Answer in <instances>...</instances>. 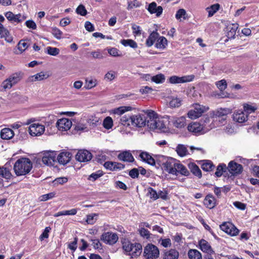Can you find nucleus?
<instances>
[{
  "mask_svg": "<svg viewBox=\"0 0 259 259\" xmlns=\"http://www.w3.org/2000/svg\"><path fill=\"white\" fill-rule=\"evenodd\" d=\"M146 114L149 118L147 126L150 129L157 130L163 132L167 131V128L165 122L163 119L159 118L157 114L154 111L147 110Z\"/></svg>",
  "mask_w": 259,
  "mask_h": 259,
  "instance_id": "f257e3e1",
  "label": "nucleus"
},
{
  "mask_svg": "<svg viewBox=\"0 0 259 259\" xmlns=\"http://www.w3.org/2000/svg\"><path fill=\"white\" fill-rule=\"evenodd\" d=\"M32 168V163L28 158L18 159L14 165V170L16 176H24L28 174Z\"/></svg>",
  "mask_w": 259,
  "mask_h": 259,
  "instance_id": "f03ea898",
  "label": "nucleus"
},
{
  "mask_svg": "<svg viewBox=\"0 0 259 259\" xmlns=\"http://www.w3.org/2000/svg\"><path fill=\"white\" fill-rule=\"evenodd\" d=\"M193 109L190 110L187 113L188 117L192 119L199 117L203 113L208 109V107L198 104H193Z\"/></svg>",
  "mask_w": 259,
  "mask_h": 259,
  "instance_id": "7ed1b4c3",
  "label": "nucleus"
},
{
  "mask_svg": "<svg viewBox=\"0 0 259 259\" xmlns=\"http://www.w3.org/2000/svg\"><path fill=\"white\" fill-rule=\"evenodd\" d=\"M144 255L147 259L157 258L159 255V249L152 244H148L144 248Z\"/></svg>",
  "mask_w": 259,
  "mask_h": 259,
  "instance_id": "20e7f679",
  "label": "nucleus"
},
{
  "mask_svg": "<svg viewBox=\"0 0 259 259\" xmlns=\"http://www.w3.org/2000/svg\"><path fill=\"white\" fill-rule=\"evenodd\" d=\"M147 118L145 114H139L133 115L132 117V125L136 127H142L147 125Z\"/></svg>",
  "mask_w": 259,
  "mask_h": 259,
  "instance_id": "39448f33",
  "label": "nucleus"
},
{
  "mask_svg": "<svg viewBox=\"0 0 259 259\" xmlns=\"http://www.w3.org/2000/svg\"><path fill=\"white\" fill-rule=\"evenodd\" d=\"M45 131V126L39 123L31 124L29 127V133L31 136L33 137L42 135Z\"/></svg>",
  "mask_w": 259,
  "mask_h": 259,
  "instance_id": "423d86ee",
  "label": "nucleus"
},
{
  "mask_svg": "<svg viewBox=\"0 0 259 259\" xmlns=\"http://www.w3.org/2000/svg\"><path fill=\"white\" fill-rule=\"evenodd\" d=\"M118 237L117 235L112 232L104 233L101 237V240L104 243L109 245L114 244L117 241Z\"/></svg>",
  "mask_w": 259,
  "mask_h": 259,
  "instance_id": "0eeeda50",
  "label": "nucleus"
},
{
  "mask_svg": "<svg viewBox=\"0 0 259 259\" xmlns=\"http://www.w3.org/2000/svg\"><path fill=\"white\" fill-rule=\"evenodd\" d=\"M221 229L228 234L234 236L238 235L239 230L232 223L225 222L220 225Z\"/></svg>",
  "mask_w": 259,
  "mask_h": 259,
  "instance_id": "6e6552de",
  "label": "nucleus"
},
{
  "mask_svg": "<svg viewBox=\"0 0 259 259\" xmlns=\"http://www.w3.org/2000/svg\"><path fill=\"white\" fill-rule=\"evenodd\" d=\"M56 153L54 151H47L43 154L42 161L44 164L53 165L56 160Z\"/></svg>",
  "mask_w": 259,
  "mask_h": 259,
  "instance_id": "1a4fd4ad",
  "label": "nucleus"
},
{
  "mask_svg": "<svg viewBox=\"0 0 259 259\" xmlns=\"http://www.w3.org/2000/svg\"><path fill=\"white\" fill-rule=\"evenodd\" d=\"M72 124L71 120L66 118L59 119L56 123V126L60 131H67L69 130L71 127Z\"/></svg>",
  "mask_w": 259,
  "mask_h": 259,
  "instance_id": "9d476101",
  "label": "nucleus"
},
{
  "mask_svg": "<svg viewBox=\"0 0 259 259\" xmlns=\"http://www.w3.org/2000/svg\"><path fill=\"white\" fill-rule=\"evenodd\" d=\"M7 19L12 22L20 23L26 19V16L21 14H14L12 12H7L5 14Z\"/></svg>",
  "mask_w": 259,
  "mask_h": 259,
  "instance_id": "9b49d317",
  "label": "nucleus"
},
{
  "mask_svg": "<svg viewBox=\"0 0 259 259\" xmlns=\"http://www.w3.org/2000/svg\"><path fill=\"white\" fill-rule=\"evenodd\" d=\"M231 113V110L228 108H220L213 112V117L218 119L221 118V123H223L226 119L228 114Z\"/></svg>",
  "mask_w": 259,
  "mask_h": 259,
  "instance_id": "f8f14e48",
  "label": "nucleus"
},
{
  "mask_svg": "<svg viewBox=\"0 0 259 259\" xmlns=\"http://www.w3.org/2000/svg\"><path fill=\"white\" fill-rule=\"evenodd\" d=\"M92 158V154L86 150H79L76 154V159L80 162H87L90 161Z\"/></svg>",
  "mask_w": 259,
  "mask_h": 259,
  "instance_id": "ddd939ff",
  "label": "nucleus"
},
{
  "mask_svg": "<svg viewBox=\"0 0 259 259\" xmlns=\"http://www.w3.org/2000/svg\"><path fill=\"white\" fill-rule=\"evenodd\" d=\"M193 79V75L184 76L182 77L174 75L169 77V82L172 84L181 83L191 81Z\"/></svg>",
  "mask_w": 259,
  "mask_h": 259,
  "instance_id": "4468645a",
  "label": "nucleus"
},
{
  "mask_svg": "<svg viewBox=\"0 0 259 259\" xmlns=\"http://www.w3.org/2000/svg\"><path fill=\"white\" fill-rule=\"evenodd\" d=\"M177 160L169 158L162 164L164 170L169 174H172L175 172V167H176Z\"/></svg>",
  "mask_w": 259,
  "mask_h": 259,
  "instance_id": "2eb2a0df",
  "label": "nucleus"
},
{
  "mask_svg": "<svg viewBox=\"0 0 259 259\" xmlns=\"http://www.w3.org/2000/svg\"><path fill=\"white\" fill-rule=\"evenodd\" d=\"M169 122H171L174 126L178 128H182L186 125V118L184 116L172 117L169 119Z\"/></svg>",
  "mask_w": 259,
  "mask_h": 259,
  "instance_id": "dca6fc26",
  "label": "nucleus"
},
{
  "mask_svg": "<svg viewBox=\"0 0 259 259\" xmlns=\"http://www.w3.org/2000/svg\"><path fill=\"white\" fill-rule=\"evenodd\" d=\"M228 168L232 175H237L242 172L243 167L241 164L232 161L229 162Z\"/></svg>",
  "mask_w": 259,
  "mask_h": 259,
  "instance_id": "f3484780",
  "label": "nucleus"
},
{
  "mask_svg": "<svg viewBox=\"0 0 259 259\" xmlns=\"http://www.w3.org/2000/svg\"><path fill=\"white\" fill-rule=\"evenodd\" d=\"M180 253L176 249L165 250L162 255V259H179Z\"/></svg>",
  "mask_w": 259,
  "mask_h": 259,
  "instance_id": "a211bd4d",
  "label": "nucleus"
},
{
  "mask_svg": "<svg viewBox=\"0 0 259 259\" xmlns=\"http://www.w3.org/2000/svg\"><path fill=\"white\" fill-rule=\"evenodd\" d=\"M151 14H155L157 17H159L162 13L163 8L161 6H157L155 2L150 3L147 9Z\"/></svg>",
  "mask_w": 259,
  "mask_h": 259,
  "instance_id": "6ab92c4d",
  "label": "nucleus"
},
{
  "mask_svg": "<svg viewBox=\"0 0 259 259\" xmlns=\"http://www.w3.org/2000/svg\"><path fill=\"white\" fill-rule=\"evenodd\" d=\"M199 245L201 250L206 253L207 255H211L214 253L209 243L204 239H201L199 242Z\"/></svg>",
  "mask_w": 259,
  "mask_h": 259,
  "instance_id": "aec40b11",
  "label": "nucleus"
},
{
  "mask_svg": "<svg viewBox=\"0 0 259 259\" xmlns=\"http://www.w3.org/2000/svg\"><path fill=\"white\" fill-rule=\"evenodd\" d=\"M0 37L5 38L7 42H13V37L10 35L8 30L1 23H0Z\"/></svg>",
  "mask_w": 259,
  "mask_h": 259,
  "instance_id": "412c9836",
  "label": "nucleus"
},
{
  "mask_svg": "<svg viewBox=\"0 0 259 259\" xmlns=\"http://www.w3.org/2000/svg\"><path fill=\"white\" fill-rule=\"evenodd\" d=\"M71 157V155L70 152H63L58 155L57 160L59 163L64 165L70 161Z\"/></svg>",
  "mask_w": 259,
  "mask_h": 259,
  "instance_id": "4be33fe9",
  "label": "nucleus"
},
{
  "mask_svg": "<svg viewBox=\"0 0 259 259\" xmlns=\"http://www.w3.org/2000/svg\"><path fill=\"white\" fill-rule=\"evenodd\" d=\"M247 115L240 110H237L233 115V119L234 121L239 123H243L247 119Z\"/></svg>",
  "mask_w": 259,
  "mask_h": 259,
  "instance_id": "5701e85b",
  "label": "nucleus"
},
{
  "mask_svg": "<svg viewBox=\"0 0 259 259\" xmlns=\"http://www.w3.org/2000/svg\"><path fill=\"white\" fill-rule=\"evenodd\" d=\"M175 170V172L174 174V175H177L178 173H180L182 175L187 176L189 174V172L187 170V168L177 160L176 161Z\"/></svg>",
  "mask_w": 259,
  "mask_h": 259,
  "instance_id": "b1692460",
  "label": "nucleus"
},
{
  "mask_svg": "<svg viewBox=\"0 0 259 259\" xmlns=\"http://www.w3.org/2000/svg\"><path fill=\"white\" fill-rule=\"evenodd\" d=\"M49 75L44 72H40L34 75L30 76L28 77L27 81L28 82H34L36 81H40L44 79L48 78Z\"/></svg>",
  "mask_w": 259,
  "mask_h": 259,
  "instance_id": "393cba45",
  "label": "nucleus"
},
{
  "mask_svg": "<svg viewBox=\"0 0 259 259\" xmlns=\"http://www.w3.org/2000/svg\"><path fill=\"white\" fill-rule=\"evenodd\" d=\"M238 28V24L237 23L231 24L227 27V36L228 38L230 39L234 37Z\"/></svg>",
  "mask_w": 259,
  "mask_h": 259,
  "instance_id": "a878e982",
  "label": "nucleus"
},
{
  "mask_svg": "<svg viewBox=\"0 0 259 259\" xmlns=\"http://www.w3.org/2000/svg\"><path fill=\"white\" fill-rule=\"evenodd\" d=\"M187 128L190 132L196 134L202 132V126L198 122H193L188 125Z\"/></svg>",
  "mask_w": 259,
  "mask_h": 259,
  "instance_id": "bb28decb",
  "label": "nucleus"
},
{
  "mask_svg": "<svg viewBox=\"0 0 259 259\" xmlns=\"http://www.w3.org/2000/svg\"><path fill=\"white\" fill-rule=\"evenodd\" d=\"M216 204L215 199L211 194H208L204 200V204L208 208H213Z\"/></svg>",
  "mask_w": 259,
  "mask_h": 259,
  "instance_id": "cd10ccee",
  "label": "nucleus"
},
{
  "mask_svg": "<svg viewBox=\"0 0 259 259\" xmlns=\"http://www.w3.org/2000/svg\"><path fill=\"white\" fill-rule=\"evenodd\" d=\"M14 136L13 131L10 128H4L1 130V137L3 139L9 140L12 139Z\"/></svg>",
  "mask_w": 259,
  "mask_h": 259,
  "instance_id": "c85d7f7f",
  "label": "nucleus"
},
{
  "mask_svg": "<svg viewBox=\"0 0 259 259\" xmlns=\"http://www.w3.org/2000/svg\"><path fill=\"white\" fill-rule=\"evenodd\" d=\"M118 158L121 161L133 162L134 160L132 154L128 151H124L118 155Z\"/></svg>",
  "mask_w": 259,
  "mask_h": 259,
  "instance_id": "c756f323",
  "label": "nucleus"
},
{
  "mask_svg": "<svg viewBox=\"0 0 259 259\" xmlns=\"http://www.w3.org/2000/svg\"><path fill=\"white\" fill-rule=\"evenodd\" d=\"M141 159L149 164L154 165L155 163L154 159L147 152H142L140 154Z\"/></svg>",
  "mask_w": 259,
  "mask_h": 259,
  "instance_id": "7c9ffc66",
  "label": "nucleus"
},
{
  "mask_svg": "<svg viewBox=\"0 0 259 259\" xmlns=\"http://www.w3.org/2000/svg\"><path fill=\"white\" fill-rule=\"evenodd\" d=\"M132 248V250L128 253L132 257L139 256L142 252V245L140 243H134Z\"/></svg>",
  "mask_w": 259,
  "mask_h": 259,
  "instance_id": "2f4dec72",
  "label": "nucleus"
},
{
  "mask_svg": "<svg viewBox=\"0 0 259 259\" xmlns=\"http://www.w3.org/2000/svg\"><path fill=\"white\" fill-rule=\"evenodd\" d=\"M98 81L95 78L91 77L85 79L84 88L90 90L97 85Z\"/></svg>",
  "mask_w": 259,
  "mask_h": 259,
  "instance_id": "473e14b6",
  "label": "nucleus"
},
{
  "mask_svg": "<svg viewBox=\"0 0 259 259\" xmlns=\"http://www.w3.org/2000/svg\"><path fill=\"white\" fill-rule=\"evenodd\" d=\"M21 78L22 74L21 73H15L10 75L8 79L13 87L19 82Z\"/></svg>",
  "mask_w": 259,
  "mask_h": 259,
  "instance_id": "72a5a7b5",
  "label": "nucleus"
},
{
  "mask_svg": "<svg viewBox=\"0 0 259 259\" xmlns=\"http://www.w3.org/2000/svg\"><path fill=\"white\" fill-rule=\"evenodd\" d=\"M12 175L10 170L6 167H0V184L2 183V178L10 179Z\"/></svg>",
  "mask_w": 259,
  "mask_h": 259,
  "instance_id": "f704fd0d",
  "label": "nucleus"
},
{
  "mask_svg": "<svg viewBox=\"0 0 259 259\" xmlns=\"http://www.w3.org/2000/svg\"><path fill=\"white\" fill-rule=\"evenodd\" d=\"M159 36V34L156 31H153L146 40V44L148 47L152 46L156 39Z\"/></svg>",
  "mask_w": 259,
  "mask_h": 259,
  "instance_id": "c9c22d12",
  "label": "nucleus"
},
{
  "mask_svg": "<svg viewBox=\"0 0 259 259\" xmlns=\"http://www.w3.org/2000/svg\"><path fill=\"white\" fill-rule=\"evenodd\" d=\"M167 45V40L164 36L159 37L156 41L155 47L160 49H164Z\"/></svg>",
  "mask_w": 259,
  "mask_h": 259,
  "instance_id": "e433bc0d",
  "label": "nucleus"
},
{
  "mask_svg": "<svg viewBox=\"0 0 259 259\" xmlns=\"http://www.w3.org/2000/svg\"><path fill=\"white\" fill-rule=\"evenodd\" d=\"M188 255L189 259H202L201 253L196 249H190Z\"/></svg>",
  "mask_w": 259,
  "mask_h": 259,
  "instance_id": "4c0bfd02",
  "label": "nucleus"
},
{
  "mask_svg": "<svg viewBox=\"0 0 259 259\" xmlns=\"http://www.w3.org/2000/svg\"><path fill=\"white\" fill-rule=\"evenodd\" d=\"M189 167L191 170V171L196 176L200 178L202 176L201 170L199 167L195 163H190L189 164Z\"/></svg>",
  "mask_w": 259,
  "mask_h": 259,
  "instance_id": "58836bf2",
  "label": "nucleus"
},
{
  "mask_svg": "<svg viewBox=\"0 0 259 259\" xmlns=\"http://www.w3.org/2000/svg\"><path fill=\"white\" fill-rule=\"evenodd\" d=\"M120 42L125 47L129 46L133 49H136L138 48V45L137 42L133 39H122L121 40Z\"/></svg>",
  "mask_w": 259,
  "mask_h": 259,
  "instance_id": "ea45409f",
  "label": "nucleus"
},
{
  "mask_svg": "<svg viewBox=\"0 0 259 259\" xmlns=\"http://www.w3.org/2000/svg\"><path fill=\"white\" fill-rule=\"evenodd\" d=\"M132 116L125 115L121 117L120 122L124 126H130L132 125Z\"/></svg>",
  "mask_w": 259,
  "mask_h": 259,
  "instance_id": "a19ab883",
  "label": "nucleus"
},
{
  "mask_svg": "<svg viewBox=\"0 0 259 259\" xmlns=\"http://www.w3.org/2000/svg\"><path fill=\"white\" fill-rule=\"evenodd\" d=\"M214 167L211 161L209 160H205L201 165V168L206 171H211Z\"/></svg>",
  "mask_w": 259,
  "mask_h": 259,
  "instance_id": "79ce46f5",
  "label": "nucleus"
},
{
  "mask_svg": "<svg viewBox=\"0 0 259 259\" xmlns=\"http://www.w3.org/2000/svg\"><path fill=\"white\" fill-rule=\"evenodd\" d=\"M176 151L178 154L181 157L186 155L188 152L187 148L184 145L181 144L178 145Z\"/></svg>",
  "mask_w": 259,
  "mask_h": 259,
  "instance_id": "37998d69",
  "label": "nucleus"
},
{
  "mask_svg": "<svg viewBox=\"0 0 259 259\" xmlns=\"http://www.w3.org/2000/svg\"><path fill=\"white\" fill-rule=\"evenodd\" d=\"M219 8L220 5L219 4L212 5L210 7L207 8L206 10L208 13V16H212L219 10Z\"/></svg>",
  "mask_w": 259,
  "mask_h": 259,
  "instance_id": "c03bdc74",
  "label": "nucleus"
},
{
  "mask_svg": "<svg viewBox=\"0 0 259 259\" xmlns=\"http://www.w3.org/2000/svg\"><path fill=\"white\" fill-rule=\"evenodd\" d=\"M132 107L130 106H121L114 110V113L117 115H121L125 112L130 111Z\"/></svg>",
  "mask_w": 259,
  "mask_h": 259,
  "instance_id": "a18cd8bd",
  "label": "nucleus"
},
{
  "mask_svg": "<svg viewBox=\"0 0 259 259\" xmlns=\"http://www.w3.org/2000/svg\"><path fill=\"white\" fill-rule=\"evenodd\" d=\"M151 80L156 83H161L165 80L164 75L162 74H158L151 77Z\"/></svg>",
  "mask_w": 259,
  "mask_h": 259,
  "instance_id": "49530a36",
  "label": "nucleus"
},
{
  "mask_svg": "<svg viewBox=\"0 0 259 259\" xmlns=\"http://www.w3.org/2000/svg\"><path fill=\"white\" fill-rule=\"evenodd\" d=\"M227 167L225 164H219L217 168V170L215 172V175L217 177H220L223 175V172L226 171Z\"/></svg>",
  "mask_w": 259,
  "mask_h": 259,
  "instance_id": "de8ad7c7",
  "label": "nucleus"
},
{
  "mask_svg": "<svg viewBox=\"0 0 259 259\" xmlns=\"http://www.w3.org/2000/svg\"><path fill=\"white\" fill-rule=\"evenodd\" d=\"M103 126L106 129H110L113 126V120L112 118L110 116H108L106 117L103 123Z\"/></svg>",
  "mask_w": 259,
  "mask_h": 259,
  "instance_id": "09e8293b",
  "label": "nucleus"
},
{
  "mask_svg": "<svg viewBox=\"0 0 259 259\" xmlns=\"http://www.w3.org/2000/svg\"><path fill=\"white\" fill-rule=\"evenodd\" d=\"M176 17L177 19L182 21L183 20H185L186 19V12L183 9H181L179 10L176 13Z\"/></svg>",
  "mask_w": 259,
  "mask_h": 259,
  "instance_id": "8fccbe9b",
  "label": "nucleus"
},
{
  "mask_svg": "<svg viewBox=\"0 0 259 259\" xmlns=\"http://www.w3.org/2000/svg\"><path fill=\"white\" fill-rule=\"evenodd\" d=\"M47 53L52 56H56L58 55L60 53V50L57 48H54L52 47H48L46 48Z\"/></svg>",
  "mask_w": 259,
  "mask_h": 259,
  "instance_id": "3c124183",
  "label": "nucleus"
},
{
  "mask_svg": "<svg viewBox=\"0 0 259 259\" xmlns=\"http://www.w3.org/2000/svg\"><path fill=\"white\" fill-rule=\"evenodd\" d=\"M98 214L97 213H92L89 214L87 216L86 222L88 224L93 225L94 224L96 220L97 217H98Z\"/></svg>",
  "mask_w": 259,
  "mask_h": 259,
  "instance_id": "603ef678",
  "label": "nucleus"
},
{
  "mask_svg": "<svg viewBox=\"0 0 259 259\" xmlns=\"http://www.w3.org/2000/svg\"><path fill=\"white\" fill-rule=\"evenodd\" d=\"M115 77V72L113 70H110L105 74L104 76V79L106 80V81H111L114 79Z\"/></svg>",
  "mask_w": 259,
  "mask_h": 259,
  "instance_id": "864d4df0",
  "label": "nucleus"
},
{
  "mask_svg": "<svg viewBox=\"0 0 259 259\" xmlns=\"http://www.w3.org/2000/svg\"><path fill=\"white\" fill-rule=\"evenodd\" d=\"M134 245L128 241H124L122 242V248L126 252H129L132 250V247Z\"/></svg>",
  "mask_w": 259,
  "mask_h": 259,
  "instance_id": "5fc2aeb1",
  "label": "nucleus"
},
{
  "mask_svg": "<svg viewBox=\"0 0 259 259\" xmlns=\"http://www.w3.org/2000/svg\"><path fill=\"white\" fill-rule=\"evenodd\" d=\"M103 175V172L102 171L98 170L95 172L92 173L91 175H90L88 179L92 181H95Z\"/></svg>",
  "mask_w": 259,
  "mask_h": 259,
  "instance_id": "6e6d98bb",
  "label": "nucleus"
},
{
  "mask_svg": "<svg viewBox=\"0 0 259 259\" xmlns=\"http://www.w3.org/2000/svg\"><path fill=\"white\" fill-rule=\"evenodd\" d=\"M1 88H2L1 91H6L7 90L11 89L12 85L8 78H7L2 82Z\"/></svg>",
  "mask_w": 259,
  "mask_h": 259,
  "instance_id": "4d7b16f0",
  "label": "nucleus"
},
{
  "mask_svg": "<svg viewBox=\"0 0 259 259\" xmlns=\"http://www.w3.org/2000/svg\"><path fill=\"white\" fill-rule=\"evenodd\" d=\"M76 13L82 16L87 14V11L83 5H79L76 9Z\"/></svg>",
  "mask_w": 259,
  "mask_h": 259,
  "instance_id": "13d9d810",
  "label": "nucleus"
},
{
  "mask_svg": "<svg viewBox=\"0 0 259 259\" xmlns=\"http://www.w3.org/2000/svg\"><path fill=\"white\" fill-rule=\"evenodd\" d=\"M108 53L113 57H121L122 54L120 53L119 50L115 48H111L108 49Z\"/></svg>",
  "mask_w": 259,
  "mask_h": 259,
  "instance_id": "bf43d9fd",
  "label": "nucleus"
},
{
  "mask_svg": "<svg viewBox=\"0 0 259 259\" xmlns=\"http://www.w3.org/2000/svg\"><path fill=\"white\" fill-rule=\"evenodd\" d=\"M159 243L161 245L165 248L170 247L171 245V240L169 238H161L159 240Z\"/></svg>",
  "mask_w": 259,
  "mask_h": 259,
  "instance_id": "052dcab7",
  "label": "nucleus"
},
{
  "mask_svg": "<svg viewBox=\"0 0 259 259\" xmlns=\"http://www.w3.org/2000/svg\"><path fill=\"white\" fill-rule=\"evenodd\" d=\"M52 33L58 39H60L62 35V32L56 27L52 28Z\"/></svg>",
  "mask_w": 259,
  "mask_h": 259,
  "instance_id": "680f3d73",
  "label": "nucleus"
},
{
  "mask_svg": "<svg viewBox=\"0 0 259 259\" xmlns=\"http://www.w3.org/2000/svg\"><path fill=\"white\" fill-rule=\"evenodd\" d=\"M181 105V101L180 99H172L169 102V106L172 108H177Z\"/></svg>",
  "mask_w": 259,
  "mask_h": 259,
  "instance_id": "e2e57ef3",
  "label": "nucleus"
},
{
  "mask_svg": "<svg viewBox=\"0 0 259 259\" xmlns=\"http://www.w3.org/2000/svg\"><path fill=\"white\" fill-rule=\"evenodd\" d=\"M147 191L148 194L151 198H152L154 200L158 199L157 193L154 189L152 188L149 187L148 188Z\"/></svg>",
  "mask_w": 259,
  "mask_h": 259,
  "instance_id": "0e129e2a",
  "label": "nucleus"
},
{
  "mask_svg": "<svg viewBox=\"0 0 259 259\" xmlns=\"http://www.w3.org/2000/svg\"><path fill=\"white\" fill-rule=\"evenodd\" d=\"M216 85L221 91L225 90L227 88V82L225 79L221 80L219 81L216 82Z\"/></svg>",
  "mask_w": 259,
  "mask_h": 259,
  "instance_id": "69168bd1",
  "label": "nucleus"
},
{
  "mask_svg": "<svg viewBox=\"0 0 259 259\" xmlns=\"http://www.w3.org/2000/svg\"><path fill=\"white\" fill-rule=\"evenodd\" d=\"M56 193L55 192H51L50 193L42 195L40 196V200L42 201H47L55 197Z\"/></svg>",
  "mask_w": 259,
  "mask_h": 259,
  "instance_id": "338daca9",
  "label": "nucleus"
},
{
  "mask_svg": "<svg viewBox=\"0 0 259 259\" xmlns=\"http://www.w3.org/2000/svg\"><path fill=\"white\" fill-rule=\"evenodd\" d=\"M28 47V45L26 42L20 40L18 44V49L20 51L21 53L24 52Z\"/></svg>",
  "mask_w": 259,
  "mask_h": 259,
  "instance_id": "774afa93",
  "label": "nucleus"
}]
</instances>
